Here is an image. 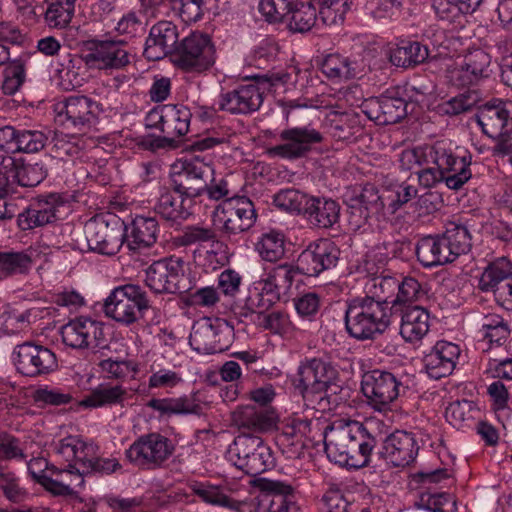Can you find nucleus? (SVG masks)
<instances>
[{"label":"nucleus","instance_id":"19","mask_svg":"<svg viewBox=\"0 0 512 512\" xmlns=\"http://www.w3.org/2000/svg\"><path fill=\"white\" fill-rule=\"evenodd\" d=\"M340 258V249L330 239L322 238L310 243L297 259L299 273L316 277L322 272L336 267Z\"/></svg>","mask_w":512,"mask_h":512},{"label":"nucleus","instance_id":"46","mask_svg":"<svg viewBox=\"0 0 512 512\" xmlns=\"http://www.w3.org/2000/svg\"><path fill=\"white\" fill-rule=\"evenodd\" d=\"M319 9V19L324 26L332 27L344 21L351 0H313Z\"/></svg>","mask_w":512,"mask_h":512},{"label":"nucleus","instance_id":"16","mask_svg":"<svg viewBox=\"0 0 512 512\" xmlns=\"http://www.w3.org/2000/svg\"><path fill=\"white\" fill-rule=\"evenodd\" d=\"M175 63L188 72H203L215 63V48L209 36L192 33L177 47Z\"/></svg>","mask_w":512,"mask_h":512},{"label":"nucleus","instance_id":"12","mask_svg":"<svg viewBox=\"0 0 512 512\" xmlns=\"http://www.w3.org/2000/svg\"><path fill=\"white\" fill-rule=\"evenodd\" d=\"M257 219L253 202L246 196L223 200L214 210V221L226 235H238L251 229Z\"/></svg>","mask_w":512,"mask_h":512},{"label":"nucleus","instance_id":"37","mask_svg":"<svg viewBox=\"0 0 512 512\" xmlns=\"http://www.w3.org/2000/svg\"><path fill=\"white\" fill-rule=\"evenodd\" d=\"M192 203L183 197L175 196L173 191L164 190L154 205V211L163 220L171 224H180L191 214Z\"/></svg>","mask_w":512,"mask_h":512},{"label":"nucleus","instance_id":"30","mask_svg":"<svg viewBox=\"0 0 512 512\" xmlns=\"http://www.w3.org/2000/svg\"><path fill=\"white\" fill-rule=\"evenodd\" d=\"M401 316L400 335L409 343L420 341L429 331V312L418 305H405L398 312Z\"/></svg>","mask_w":512,"mask_h":512},{"label":"nucleus","instance_id":"47","mask_svg":"<svg viewBox=\"0 0 512 512\" xmlns=\"http://www.w3.org/2000/svg\"><path fill=\"white\" fill-rule=\"evenodd\" d=\"M480 100L481 96L477 90L468 89L439 104L437 109L441 115L456 116L470 111Z\"/></svg>","mask_w":512,"mask_h":512},{"label":"nucleus","instance_id":"15","mask_svg":"<svg viewBox=\"0 0 512 512\" xmlns=\"http://www.w3.org/2000/svg\"><path fill=\"white\" fill-rule=\"evenodd\" d=\"M174 452L171 440L159 433L140 436L127 450V459L140 468L156 469Z\"/></svg>","mask_w":512,"mask_h":512},{"label":"nucleus","instance_id":"32","mask_svg":"<svg viewBox=\"0 0 512 512\" xmlns=\"http://www.w3.org/2000/svg\"><path fill=\"white\" fill-rule=\"evenodd\" d=\"M233 421L240 429L265 432L275 426L277 414L269 407H257L256 404L245 405L233 412Z\"/></svg>","mask_w":512,"mask_h":512},{"label":"nucleus","instance_id":"59","mask_svg":"<svg viewBox=\"0 0 512 512\" xmlns=\"http://www.w3.org/2000/svg\"><path fill=\"white\" fill-rule=\"evenodd\" d=\"M463 62L479 81L488 78L491 73V57L482 49H475L464 56Z\"/></svg>","mask_w":512,"mask_h":512},{"label":"nucleus","instance_id":"2","mask_svg":"<svg viewBox=\"0 0 512 512\" xmlns=\"http://www.w3.org/2000/svg\"><path fill=\"white\" fill-rule=\"evenodd\" d=\"M327 456L340 465L361 468L369 463L376 439L358 421L337 420L323 431Z\"/></svg>","mask_w":512,"mask_h":512},{"label":"nucleus","instance_id":"13","mask_svg":"<svg viewBox=\"0 0 512 512\" xmlns=\"http://www.w3.org/2000/svg\"><path fill=\"white\" fill-rule=\"evenodd\" d=\"M478 288L484 293H493L495 301L512 311V262L505 256L489 262L483 269Z\"/></svg>","mask_w":512,"mask_h":512},{"label":"nucleus","instance_id":"58","mask_svg":"<svg viewBox=\"0 0 512 512\" xmlns=\"http://www.w3.org/2000/svg\"><path fill=\"white\" fill-rule=\"evenodd\" d=\"M47 176V170L42 163L24 164L20 161L15 182L24 187H34Z\"/></svg>","mask_w":512,"mask_h":512},{"label":"nucleus","instance_id":"60","mask_svg":"<svg viewBox=\"0 0 512 512\" xmlns=\"http://www.w3.org/2000/svg\"><path fill=\"white\" fill-rule=\"evenodd\" d=\"M46 136L38 130L19 129L16 144V153H36L42 150L46 143Z\"/></svg>","mask_w":512,"mask_h":512},{"label":"nucleus","instance_id":"40","mask_svg":"<svg viewBox=\"0 0 512 512\" xmlns=\"http://www.w3.org/2000/svg\"><path fill=\"white\" fill-rule=\"evenodd\" d=\"M321 70L328 78L338 81L356 78L362 72L361 65L356 60L339 54L326 56Z\"/></svg>","mask_w":512,"mask_h":512},{"label":"nucleus","instance_id":"35","mask_svg":"<svg viewBox=\"0 0 512 512\" xmlns=\"http://www.w3.org/2000/svg\"><path fill=\"white\" fill-rule=\"evenodd\" d=\"M299 273L297 265L280 264L271 268L265 277L257 281V290L265 294L276 296L279 300L286 296L293 284L295 276Z\"/></svg>","mask_w":512,"mask_h":512},{"label":"nucleus","instance_id":"51","mask_svg":"<svg viewBox=\"0 0 512 512\" xmlns=\"http://www.w3.org/2000/svg\"><path fill=\"white\" fill-rule=\"evenodd\" d=\"M190 489L204 502L222 506L231 509L235 499L229 497L224 491L218 487L204 482H193L190 485Z\"/></svg>","mask_w":512,"mask_h":512},{"label":"nucleus","instance_id":"18","mask_svg":"<svg viewBox=\"0 0 512 512\" xmlns=\"http://www.w3.org/2000/svg\"><path fill=\"white\" fill-rule=\"evenodd\" d=\"M13 361L17 371L27 377L47 375L58 366L53 351L32 342L17 345L13 350Z\"/></svg>","mask_w":512,"mask_h":512},{"label":"nucleus","instance_id":"49","mask_svg":"<svg viewBox=\"0 0 512 512\" xmlns=\"http://www.w3.org/2000/svg\"><path fill=\"white\" fill-rule=\"evenodd\" d=\"M397 294L391 300L393 314L398 312L405 305H412L425 295L421 284L413 277H405L402 281L398 280Z\"/></svg>","mask_w":512,"mask_h":512},{"label":"nucleus","instance_id":"34","mask_svg":"<svg viewBox=\"0 0 512 512\" xmlns=\"http://www.w3.org/2000/svg\"><path fill=\"white\" fill-rule=\"evenodd\" d=\"M303 217L317 228L328 229L339 221L340 205L331 198L310 196Z\"/></svg>","mask_w":512,"mask_h":512},{"label":"nucleus","instance_id":"23","mask_svg":"<svg viewBox=\"0 0 512 512\" xmlns=\"http://www.w3.org/2000/svg\"><path fill=\"white\" fill-rule=\"evenodd\" d=\"M192 114L188 107L180 104H165L152 109L148 114L150 126L160 129L163 134L179 139L190 127Z\"/></svg>","mask_w":512,"mask_h":512},{"label":"nucleus","instance_id":"24","mask_svg":"<svg viewBox=\"0 0 512 512\" xmlns=\"http://www.w3.org/2000/svg\"><path fill=\"white\" fill-rule=\"evenodd\" d=\"M396 94L394 91H386L378 97L365 99L361 110L379 125L395 124L407 114L406 101Z\"/></svg>","mask_w":512,"mask_h":512},{"label":"nucleus","instance_id":"64","mask_svg":"<svg viewBox=\"0 0 512 512\" xmlns=\"http://www.w3.org/2000/svg\"><path fill=\"white\" fill-rule=\"evenodd\" d=\"M142 18L143 16L138 15L136 12H129L118 21L116 31L120 35H125L130 39L138 35H143L145 32V24Z\"/></svg>","mask_w":512,"mask_h":512},{"label":"nucleus","instance_id":"21","mask_svg":"<svg viewBox=\"0 0 512 512\" xmlns=\"http://www.w3.org/2000/svg\"><path fill=\"white\" fill-rule=\"evenodd\" d=\"M62 341L73 349H94L104 346V324L89 317L70 320L61 328Z\"/></svg>","mask_w":512,"mask_h":512},{"label":"nucleus","instance_id":"41","mask_svg":"<svg viewBox=\"0 0 512 512\" xmlns=\"http://www.w3.org/2000/svg\"><path fill=\"white\" fill-rule=\"evenodd\" d=\"M443 233L457 258L470 251L472 236L466 221L461 218L447 221L444 225Z\"/></svg>","mask_w":512,"mask_h":512},{"label":"nucleus","instance_id":"45","mask_svg":"<svg viewBox=\"0 0 512 512\" xmlns=\"http://www.w3.org/2000/svg\"><path fill=\"white\" fill-rule=\"evenodd\" d=\"M147 406L158 411L162 415L171 414H198L201 407L191 397L179 398H153L149 400Z\"/></svg>","mask_w":512,"mask_h":512},{"label":"nucleus","instance_id":"55","mask_svg":"<svg viewBox=\"0 0 512 512\" xmlns=\"http://www.w3.org/2000/svg\"><path fill=\"white\" fill-rule=\"evenodd\" d=\"M0 490L4 497L13 503H21L29 496L27 490L20 485L19 479L10 471L0 472Z\"/></svg>","mask_w":512,"mask_h":512},{"label":"nucleus","instance_id":"63","mask_svg":"<svg viewBox=\"0 0 512 512\" xmlns=\"http://www.w3.org/2000/svg\"><path fill=\"white\" fill-rule=\"evenodd\" d=\"M30 264L31 259L24 252H0V269L8 274L23 273Z\"/></svg>","mask_w":512,"mask_h":512},{"label":"nucleus","instance_id":"26","mask_svg":"<svg viewBox=\"0 0 512 512\" xmlns=\"http://www.w3.org/2000/svg\"><path fill=\"white\" fill-rule=\"evenodd\" d=\"M477 123L490 138L512 131V102L500 100L484 104L476 115Z\"/></svg>","mask_w":512,"mask_h":512},{"label":"nucleus","instance_id":"5","mask_svg":"<svg viewBox=\"0 0 512 512\" xmlns=\"http://www.w3.org/2000/svg\"><path fill=\"white\" fill-rule=\"evenodd\" d=\"M151 307L146 291L136 284L115 287L104 302V313L114 321L129 326L143 318Z\"/></svg>","mask_w":512,"mask_h":512},{"label":"nucleus","instance_id":"14","mask_svg":"<svg viewBox=\"0 0 512 512\" xmlns=\"http://www.w3.org/2000/svg\"><path fill=\"white\" fill-rule=\"evenodd\" d=\"M324 137L311 125L283 129L279 143L268 149V154L282 159L296 160L305 157L312 148L322 143Z\"/></svg>","mask_w":512,"mask_h":512},{"label":"nucleus","instance_id":"42","mask_svg":"<svg viewBox=\"0 0 512 512\" xmlns=\"http://www.w3.org/2000/svg\"><path fill=\"white\" fill-rule=\"evenodd\" d=\"M263 491L273 495L272 503L278 504V512H295L297 510L294 501V488L283 481L266 479L260 480Z\"/></svg>","mask_w":512,"mask_h":512},{"label":"nucleus","instance_id":"9","mask_svg":"<svg viewBox=\"0 0 512 512\" xmlns=\"http://www.w3.org/2000/svg\"><path fill=\"white\" fill-rule=\"evenodd\" d=\"M233 338L234 327L228 321L205 317L193 325L189 343L200 353L214 354L227 350Z\"/></svg>","mask_w":512,"mask_h":512},{"label":"nucleus","instance_id":"57","mask_svg":"<svg viewBox=\"0 0 512 512\" xmlns=\"http://www.w3.org/2000/svg\"><path fill=\"white\" fill-rule=\"evenodd\" d=\"M295 0H261L259 11L269 22H278L290 15Z\"/></svg>","mask_w":512,"mask_h":512},{"label":"nucleus","instance_id":"53","mask_svg":"<svg viewBox=\"0 0 512 512\" xmlns=\"http://www.w3.org/2000/svg\"><path fill=\"white\" fill-rule=\"evenodd\" d=\"M6 64L2 89L6 95H13L25 81V65L21 59L8 61Z\"/></svg>","mask_w":512,"mask_h":512},{"label":"nucleus","instance_id":"39","mask_svg":"<svg viewBox=\"0 0 512 512\" xmlns=\"http://www.w3.org/2000/svg\"><path fill=\"white\" fill-rule=\"evenodd\" d=\"M126 395L127 391L121 385L101 383L80 401V405L86 408L123 405Z\"/></svg>","mask_w":512,"mask_h":512},{"label":"nucleus","instance_id":"61","mask_svg":"<svg viewBox=\"0 0 512 512\" xmlns=\"http://www.w3.org/2000/svg\"><path fill=\"white\" fill-rule=\"evenodd\" d=\"M76 134L69 135L63 132H56L53 142V152L55 156L64 159L65 157H74L80 153V146L78 144V138Z\"/></svg>","mask_w":512,"mask_h":512},{"label":"nucleus","instance_id":"56","mask_svg":"<svg viewBox=\"0 0 512 512\" xmlns=\"http://www.w3.org/2000/svg\"><path fill=\"white\" fill-rule=\"evenodd\" d=\"M439 247L434 235L421 238L416 246V255L419 262L425 267L443 265L442 257L438 251Z\"/></svg>","mask_w":512,"mask_h":512},{"label":"nucleus","instance_id":"33","mask_svg":"<svg viewBox=\"0 0 512 512\" xmlns=\"http://www.w3.org/2000/svg\"><path fill=\"white\" fill-rule=\"evenodd\" d=\"M124 238L132 250L149 248L157 241L158 222L154 217L136 216L130 224L124 225Z\"/></svg>","mask_w":512,"mask_h":512},{"label":"nucleus","instance_id":"54","mask_svg":"<svg viewBox=\"0 0 512 512\" xmlns=\"http://www.w3.org/2000/svg\"><path fill=\"white\" fill-rule=\"evenodd\" d=\"M432 7L440 20L450 23L474 11L473 6L458 4L455 0H433Z\"/></svg>","mask_w":512,"mask_h":512},{"label":"nucleus","instance_id":"52","mask_svg":"<svg viewBox=\"0 0 512 512\" xmlns=\"http://www.w3.org/2000/svg\"><path fill=\"white\" fill-rule=\"evenodd\" d=\"M417 506L431 512H454L456 510L453 496L445 492H423Z\"/></svg>","mask_w":512,"mask_h":512},{"label":"nucleus","instance_id":"22","mask_svg":"<svg viewBox=\"0 0 512 512\" xmlns=\"http://www.w3.org/2000/svg\"><path fill=\"white\" fill-rule=\"evenodd\" d=\"M400 387L401 383L393 373L378 369L365 373L361 382L364 396L378 410L397 399Z\"/></svg>","mask_w":512,"mask_h":512},{"label":"nucleus","instance_id":"36","mask_svg":"<svg viewBox=\"0 0 512 512\" xmlns=\"http://www.w3.org/2000/svg\"><path fill=\"white\" fill-rule=\"evenodd\" d=\"M430 50L428 46L419 41L402 40L396 47L389 51V61L392 65L413 69L423 64L429 57Z\"/></svg>","mask_w":512,"mask_h":512},{"label":"nucleus","instance_id":"44","mask_svg":"<svg viewBox=\"0 0 512 512\" xmlns=\"http://www.w3.org/2000/svg\"><path fill=\"white\" fill-rule=\"evenodd\" d=\"M77 0H45L47 8L44 14L49 28H66L72 20Z\"/></svg>","mask_w":512,"mask_h":512},{"label":"nucleus","instance_id":"20","mask_svg":"<svg viewBox=\"0 0 512 512\" xmlns=\"http://www.w3.org/2000/svg\"><path fill=\"white\" fill-rule=\"evenodd\" d=\"M69 208L65 197L58 193L39 196L19 216L22 229H32L53 223L62 218Z\"/></svg>","mask_w":512,"mask_h":512},{"label":"nucleus","instance_id":"10","mask_svg":"<svg viewBox=\"0 0 512 512\" xmlns=\"http://www.w3.org/2000/svg\"><path fill=\"white\" fill-rule=\"evenodd\" d=\"M84 233L89 249L103 255H115L124 242L123 222L111 215L92 217Z\"/></svg>","mask_w":512,"mask_h":512},{"label":"nucleus","instance_id":"38","mask_svg":"<svg viewBox=\"0 0 512 512\" xmlns=\"http://www.w3.org/2000/svg\"><path fill=\"white\" fill-rule=\"evenodd\" d=\"M398 280L389 275H374L368 277L364 285L365 296L374 302L381 304L382 308L393 313L390 298L395 295Z\"/></svg>","mask_w":512,"mask_h":512},{"label":"nucleus","instance_id":"11","mask_svg":"<svg viewBox=\"0 0 512 512\" xmlns=\"http://www.w3.org/2000/svg\"><path fill=\"white\" fill-rule=\"evenodd\" d=\"M146 285L155 293H185L191 288L181 258H165L151 264L146 270Z\"/></svg>","mask_w":512,"mask_h":512},{"label":"nucleus","instance_id":"8","mask_svg":"<svg viewBox=\"0 0 512 512\" xmlns=\"http://www.w3.org/2000/svg\"><path fill=\"white\" fill-rule=\"evenodd\" d=\"M214 168L199 157L186 160L179 171L170 175V187L174 193L190 201L202 196L212 180Z\"/></svg>","mask_w":512,"mask_h":512},{"label":"nucleus","instance_id":"62","mask_svg":"<svg viewBox=\"0 0 512 512\" xmlns=\"http://www.w3.org/2000/svg\"><path fill=\"white\" fill-rule=\"evenodd\" d=\"M347 201L372 210L379 208L380 196L378 189L373 184L367 183L359 188H354Z\"/></svg>","mask_w":512,"mask_h":512},{"label":"nucleus","instance_id":"6","mask_svg":"<svg viewBox=\"0 0 512 512\" xmlns=\"http://www.w3.org/2000/svg\"><path fill=\"white\" fill-rule=\"evenodd\" d=\"M228 458L250 476H257L271 469L275 459L270 447L259 436L242 433L229 446Z\"/></svg>","mask_w":512,"mask_h":512},{"label":"nucleus","instance_id":"4","mask_svg":"<svg viewBox=\"0 0 512 512\" xmlns=\"http://www.w3.org/2000/svg\"><path fill=\"white\" fill-rule=\"evenodd\" d=\"M393 313L369 298L355 297L347 302L345 328L357 340H373L391 325Z\"/></svg>","mask_w":512,"mask_h":512},{"label":"nucleus","instance_id":"7","mask_svg":"<svg viewBox=\"0 0 512 512\" xmlns=\"http://www.w3.org/2000/svg\"><path fill=\"white\" fill-rule=\"evenodd\" d=\"M97 108L87 96H69L54 104L55 121L74 134H85L97 123Z\"/></svg>","mask_w":512,"mask_h":512},{"label":"nucleus","instance_id":"28","mask_svg":"<svg viewBox=\"0 0 512 512\" xmlns=\"http://www.w3.org/2000/svg\"><path fill=\"white\" fill-rule=\"evenodd\" d=\"M418 445L412 433L397 430L386 437L383 455L395 467H405L412 463L418 453Z\"/></svg>","mask_w":512,"mask_h":512},{"label":"nucleus","instance_id":"29","mask_svg":"<svg viewBox=\"0 0 512 512\" xmlns=\"http://www.w3.org/2000/svg\"><path fill=\"white\" fill-rule=\"evenodd\" d=\"M459 355L458 345L447 341H438L424 357L426 373L435 380L449 376L456 366Z\"/></svg>","mask_w":512,"mask_h":512},{"label":"nucleus","instance_id":"17","mask_svg":"<svg viewBox=\"0 0 512 512\" xmlns=\"http://www.w3.org/2000/svg\"><path fill=\"white\" fill-rule=\"evenodd\" d=\"M98 447L93 443H88L78 436H68L59 440L54 446L55 454L68 463L66 470L55 469L54 472L76 474L83 482L82 477L87 475L88 468L92 467V461L97 454Z\"/></svg>","mask_w":512,"mask_h":512},{"label":"nucleus","instance_id":"27","mask_svg":"<svg viewBox=\"0 0 512 512\" xmlns=\"http://www.w3.org/2000/svg\"><path fill=\"white\" fill-rule=\"evenodd\" d=\"M179 33L171 21L154 24L145 42L144 55L149 60H160L167 54L177 52Z\"/></svg>","mask_w":512,"mask_h":512},{"label":"nucleus","instance_id":"3","mask_svg":"<svg viewBox=\"0 0 512 512\" xmlns=\"http://www.w3.org/2000/svg\"><path fill=\"white\" fill-rule=\"evenodd\" d=\"M336 370L321 358L306 359L300 363L292 378V385L302 396L307 408L326 412L338 404L330 390L336 388L333 380Z\"/></svg>","mask_w":512,"mask_h":512},{"label":"nucleus","instance_id":"43","mask_svg":"<svg viewBox=\"0 0 512 512\" xmlns=\"http://www.w3.org/2000/svg\"><path fill=\"white\" fill-rule=\"evenodd\" d=\"M288 27L292 32L305 33L310 31L320 21L317 16V7L312 2L296 1L291 13Z\"/></svg>","mask_w":512,"mask_h":512},{"label":"nucleus","instance_id":"25","mask_svg":"<svg viewBox=\"0 0 512 512\" xmlns=\"http://www.w3.org/2000/svg\"><path fill=\"white\" fill-rule=\"evenodd\" d=\"M263 102V94L255 84L240 85L219 95L216 105L218 111L232 115H247L257 111Z\"/></svg>","mask_w":512,"mask_h":512},{"label":"nucleus","instance_id":"1","mask_svg":"<svg viewBox=\"0 0 512 512\" xmlns=\"http://www.w3.org/2000/svg\"><path fill=\"white\" fill-rule=\"evenodd\" d=\"M471 155H458L445 140L432 145L404 149L399 154L402 170L415 171L419 185L429 189L444 182L449 189L459 190L472 177Z\"/></svg>","mask_w":512,"mask_h":512},{"label":"nucleus","instance_id":"50","mask_svg":"<svg viewBox=\"0 0 512 512\" xmlns=\"http://www.w3.org/2000/svg\"><path fill=\"white\" fill-rule=\"evenodd\" d=\"M309 197L296 189H283L274 195L273 203L283 211L303 215Z\"/></svg>","mask_w":512,"mask_h":512},{"label":"nucleus","instance_id":"31","mask_svg":"<svg viewBox=\"0 0 512 512\" xmlns=\"http://www.w3.org/2000/svg\"><path fill=\"white\" fill-rule=\"evenodd\" d=\"M122 41H98L84 55L86 64L99 63L100 68L120 69L129 63L128 52L121 47Z\"/></svg>","mask_w":512,"mask_h":512},{"label":"nucleus","instance_id":"48","mask_svg":"<svg viewBox=\"0 0 512 512\" xmlns=\"http://www.w3.org/2000/svg\"><path fill=\"white\" fill-rule=\"evenodd\" d=\"M260 257L269 262L280 260L285 254L284 235L277 231H270L262 235L256 244Z\"/></svg>","mask_w":512,"mask_h":512}]
</instances>
